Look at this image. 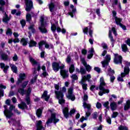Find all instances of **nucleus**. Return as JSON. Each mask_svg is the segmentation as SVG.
<instances>
[{
    "label": "nucleus",
    "instance_id": "obj_1",
    "mask_svg": "<svg viewBox=\"0 0 130 130\" xmlns=\"http://www.w3.org/2000/svg\"><path fill=\"white\" fill-rule=\"evenodd\" d=\"M106 86L105 82H100L99 88L100 91L99 92V96H103L104 94H108L110 90L108 89H106L104 87Z\"/></svg>",
    "mask_w": 130,
    "mask_h": 130
},
{
    "label": "nucleus",
    "instance_id": "obj_2",
    "mask_svg": "<svg viewBox=\"0 0 130 130\" xmlns=\"http://www.w3.org/2000/svg\"><path fill=\"white\" fill-rule=\"evenodd\" d=\"M60 62H53L52 63V68L54 72L55 73H57V72H58L59 70H63L64 69V64H61V66Z\"/></svg>",
    "mask_w": 130,
    "mask_h": 130
},
{
    "label": "nucleus",
    "instance_id": "obj_3",
    "mask_svg": "<svg viewBox=\"0 0 130 130\" xmlns=\"http://www.w3.org/2000/svg\"><path fill=\"white\" fill-rule=\"evenodd\" d=\"M113 62L115 64H122V56L117 53L114 54Z\"/></svg>",
    "mask_w": 130,
    "mask_h": 130
},
{
    "label": "nucleus",
    "instance_id": "obj_4",
    "mask_svg": "<svg viewBox=\"0 0 130 130\" xmlns=\"http://www.w3.org/2000/svg\"><path fill=\"white\" fill-rule=\"evenodd\" d=\"M31 92H32V89H31V87H28L27 89V91H26L25 99V101H26L27 105H31V99H30V94H31Z\"/></svg>",
    "mask_w": 130,
    "mask_h": 130
},
{
    "label": "nucleus",
    "instance_id": "obj_5",
    "mask_svg": "<svg viewBox=\"0 0 130 130\" xmlns=\"http://www.w3.org/2000/svg\"><path fill=\"white\" fill-rule=\"evenodd\" d=\"M74 89L73 88V87H70L69 89H68V95H67V98L70 100H71V101H75V100H76V96L74 95V94H73L74 93Z\"/></svg>",
    "mask_w": 130,
    "mask_h": 130
},
{
    "label": "nucleus",
    "instance_id": "obj_6",
    "mask_svg": "<svg viewBox=\"0 0 130 130\" xmlns=\"http://www.w3.org/2000/svg\"><path fill=\"white\" fill-rule=\"evenodd\" d=\"M88 95H87V94H84L83 100L84 101H85V102H83V106L84 108H87L88 110H90V109H91V104H87V103H86V101H88Z\"/></svg>",
    "mask_w": 130,
    "mask_h": 130
},
{
    "label": "nucleus",
    "instance_id": "obj_7",
    "mask_svg": "<svg viewBox=\"0 0 130 130\" xmlns=\"http://www.w3.org/2000/svg\"><path fill=\"white\" fill-rule=\"evenodd\" d=\"M25 3L26 6L25 11L26 12H30L32 8H33V2L31 1L25 0Z\"/></svg>",
    "mask_w": 130,
    "mask_h": 130
},
{
    "label": "nucleus",
    "instance_id": "obj_8",
    "mask_svg": "<svg viewBox=\"0 0 130 130\" xmlns=\"http://www.w3.org/2000/svg\"><path fill=\"white\" fill-rule=\"evenodd\" d=\"M60 75L62 76L63 80L68 79L70 76V74H69V70L61 69L60 71Z\"/></svg>",
    "mask_w": 130,
    "mask_h": 130
},
{
    "label": "nucleus",
    "instance_id": "obj_9",
    "mask_svg": "<svg viewBox=\"0 0 130 130\" xmlns=\"http://www.w3.org/2000/svg\"><path fill=\"white\" fill-rule=\"evenodd\" d=\"M81 62L83 66L85 67L86 71H87V72H88V73L91 72V70H92V67L90 65L87 64V62H86V60H85V58H83L82 59H81Z\"/></svg>",
    "mask_w": 130,
    "mask_h": 130
},
{
    "label": "nucleus",
    "instance_id": "obj_10",
    "mask_svg": "<svg viewBox=\"0 0 130 130\" xmlns=\"http://www.w3.org/2000/svg\"><path fill=\"white\" fill-rule=\"evenodd\" d=\"M10 106L9 110H7L8 115H7V118H11V117L14 115L13 110L15 108V107L13 105H10Z\"/></svg>",
    "mask_w": 130,
    "mask_h": 130
},
{
    "label": "nucleus",
    "instance_id": "obj_11",
    "mask_svg": "<svg viewBox=\"0 0 130 130\" xmlns=\"http://www.w3.org/2000/svg\"><path fill=\"white\" fill-rule=\"evenodd\" d=\"M19 78L18 79L17 81L16 82V85H20L25 80V78H26V74L25 73L20 74L19 75Z\"/></svg>",
    "mask_w": 130,
    "mask_h": 130
},
{
    "label": "nucleus",
    "instance_id": "obj_12",
    "mask_svg": "<svg viewBox=\"0 0 130 130\" xmlns=\"http://www.w3.org/2000/svg\"><path fill=\"white\" fill-rule=\"evenodd\" d=\"M18 107L19 109H21V110H28V106L27 104L24 102H21L20 104H19Z\"/></svg>",
    "mask_w": 130,
    "mask_h": 130
},
{
    "label": "nucleus",
    "instance_id": "obj_13",
    "mask_svg": "<svg viewBox=\"0 0 130 130\" xmlns=\"http://www.w3.org/2000/svg\"><path fill=\"white\" fill-rule=\"evenodd\" d=\"M36 130H45V128L42 125V121L39 120L36 124Z\"/></svg>",
    "mask_w": 130,
    "mask_h": 130
},
{
    "label": "nucleus",
    "instance_id": "obj_14",
    "mask_svg": "<svg viewBox=\"0 0 130 130\" xmlns=\"http://www.w3.org/2000/svg\"><path fill=\"white\" fill-rule=\"evenodd\" d=\"M48 91L47 90H45L41 96L42 99H44L45 101L47 102L49 100V98H50V95H48Z\"/></svg>",
    "mask_w": 130,
    "mask_h": 130
},
{
    "label": "nucleus",
    "instance_id": "obj_15",
    "mask_svg": "<svg viewBox=\"0 0 130 130\" xmlns=\"http://www.w3.org/2000/svg\"><path fill=\"white\" fill-rule=\"evenodd\" d=\"M0 68L2 70H3V72L5 74H8V70L10 69V66L6 65L5 63H0Z\"/></svg>",
    "mask_w": 130,
    "mask_h": 130
},
{
    "label": "nucleus",
    "instance_id": "obj_16",
    "mask_svg": "<svg viewBox=\"0 0 130 130\" xmlns=\"http://www.w3.org/2000/svg\"><path fill=\"white\" fill-rule=\"evenodd\" d=\"M55 95L57 99H62L64 96L62 91L55 90Z\"/></svg>",
    "mask_w": 130,
    "mask_h": 130
},
{
    "label": "nucleus",
    "instance_id": "obj_17",
    "mask_svg": "<svg viewBox=\"0 0 130 130\" xmlns=\"http://www.w3.org/2000/svg\"><path fill=\"white\" fill-rule=\"evenodd\" d=\"M10 20H11V18L9 17V16L7 15V12H5L3 18L2 19L3 23H5L6 24H9Z\"/></svg>",
    "mask_w": 130,
    "mask_h": 130
},
{
    "label": "nucleus",
    "instance_id": "obj_18",
    "mask_svg": "<svg viewBox=\"0 0 130 130\" xmlns=\"http://www.w3.org/2000/svg\"><path fill=\"white\" fill-rule=\"evenodd\" d=\"M70 8L71 9H72V10L71 12H68V15H69V16H71V18H73L74 14H75L77 12V9L74 8H75V6L73 5H71Z\"/></svg>",
    "mask_w": 130,
    "mask_h": 130
},
{
    "label": "nucleus",
    "instance_id": "obj_19",
    "mask_svg": "<svg viewBox=\"0 0 130 130\" xmlns=\"http://www.w3.org/2000/svg\"><path fill=\"white\" fill-rule=\"evenodd\" d=\"M62 113L65 118H69V117L70 116V114L69 112V108H64V109L62 110Z\"/></svg>",
    "mask_w": 130,
    "mask_h": 130
},
{
    "label": "nucleus",
    "instance_id": "obj_20",
    "mask_svg": "<svg viewBox=\"0 0 130 130\" xmlns=\"http://www.w3.org/2000/svg\"><path fill=\"white\" fill-rule=\"evenodd\" d=\"M39 29L41 32L43 34H46L47 32V29H46V24L44 25L43 26L41 25L40 27H39Z\"/></svg>",
    "mask_w": 130,
    "mask_h": 130
},
{
    "label": "nucleus",
    "instance_id": "obj_21",
    "mask_svg": "<svg viewBox=\"0 0 130 130\" xmlns=\"http://www.w3.org/2000/svg\"><path fill=\"white\" fill-rule=\"evenodd\" d=\"M38 44L39 50H40V51H43V45H45V41L41 40L38 43Z\"/></svg>",
    "mask_w": 130,
    "mask_h": 130
},
{
    "label": "nucleus",
    "instance_id": "obj_22",
    "mask_svg": "<svg viewBox=\"0 0 130 130\" xmlns=\"http://www.w3.org/2000/svg\"><path fill=\"white\" fill-rule=\"evenodd\" d=\"M110 106L112 111H114V110L117 109V104H116L115 102L111 103Z\"/></svg>",
    "mask_w": 130,
    "mask_h": 130
},
{
    "label": "nucleus",
    "instance_id": "obj_23",
    "mask_svg": "<svg viewBox=\"0 0 130 130\" xmlns=\"http://www.w3.org/2000/svg\"><path fill=\"white\" fill-rule=\"evenodd\" d=\"M111 30H109V38L110 39V41L111 42V44L112 45V47L114 46V43H115V40H114V39L113 38V36H112V35L111 34Z\"/></svg>",
    "mask_w": 130,
    "mask_h": 130
},
{
    "label": "nucleus",
    "instance_id": "obj_24",
    "mask_svg": "<svg viewBox=\"0 0 130 130\" xmlns=\"http://www.w3.org/2000/svg\"><path fill=\"white\" fill-rule=\"evenodd\" d=\"M9 65L11 67V71H12V72H13L15 74H17L18 73V68L16 66V65L12 63L9 64Z\"/></svg>",
    "mask_w": 130,
    "mask_h": 130
},
{
    "label": "nucleus",
    "instance_id": "obj_25",
    "mask_svg": "<svg viewBox=\"0 0 130 130\" xmlns=\"http://www.w3.org/2000/svg\"><path fill=\"white\" fill-rule=\"evenodd\" d=\"M28 44H29V47L30 48L36 47L37 46V42L33 40H30Z\"/></svg>",
    "mask_w": 130,
    "mask_h": 130
},
{
    "label": "nucleus",
    "instance_id": "obj_26",
    "mask_svg": "<svg viewBox=\"0 0 130 130\" xmlns=\"http://www.w3.org/2000/svg\"><path fill=\"white\" fill-rule=\"evenodd\" d=\"M49 9L51 13L54 12V9H55V5L53 2H51L50 4H49Z\"/></svg>",
    "mask_w": 130,
    "mask_h": 130
},
{
    "label": "nucleus",
    "instance_id": "obj_27",
    "mask_svg": "<svg viewBox=\"0 0 130 130\" xmlns=\"http://www.w3.org/2000/svg\"><path fill=\"white\" fill-rule=\"evenodd\" d=\"M42 112H43L42 109L39 108L36 111V115L38 118H40L42 116Z\"/></svg>",
    "mask_w": 130,
    "mask_h": 130
},
{
    "label": "nucleus",
    "instance_id": "obj_28",
    "mask_svg": "<svg viewBox=\"0 0 130 130\" xmlns=\"http://www.w3.org/2000/svg\"><path fill=\"white\" fill-rule=\"evenodd\" d=\"M11 14H12V15H15V14L16 16H21V14H22V12L20 10H19L17 12V10L14 9V10H12L11 11Z\"/></svg>",
    "mask_w": 130,
    "mask_h": 130
},
{
    "label": "nucleus",
    "instance_id": "obj_29",
    "mask_svg": "<svg viewBox=\"0 0 130 130\" xmlns=\"http://www.w3.org/2000/svg\"><path fill=\"white\" fill-rule=\"evenodd\" d=\"M53 122L54 124H56L57 122H59V119L56 118V113H53Z\"/></svg>",
    "mask_w": 130,
    "mask_h": 130
},
{
    "label": "nucleus",
    "instance_id": "obj_30",
    "mask_svg": "<svg viewBox=\"0 0 130 130\" xmlns=\"http://www.w3.org/2000/svg\"><path fill=\"white\" fill-rule=\"evenodd\" d=\"M130 108V100H128L126 102V104L124 106V111H127Z\"/></svg>",
    "mask_w": 130,
    "mask_h": 130
},
{
    "label": "nucleus",
    "instance_id": "obj_31",
    "mask_svg": "<svg viewBox=\"0 0 130 130\" xmlns=\"http://www.w3.org/2000/svg\"><path fill=\"white\" fill-rule=\"evenodd\" d=\"M1 57L3 60H8L9 59V56L5 53L1 54Z\"/></svg>",
    "mask_w": 130,
    "mask_h": 130
},
{
    "label": "nucleus",
    "instance_id": "obj_32",
    "mask_svg": "<svg viewBox=\"0 0 130 130\" xmlns=\"http://www.w3.org/2000/svg\"><path fill=\"white\" fill-rule=\"evenodd\" d=\"M115 22L116 25H120L121 24V22L122 21V18H118V17H116L115 18Z\"/></svg>",
    "mask_w": 130,
    "mask_h": 130
},
{
    "label": "nucleus",
    "instance_id": "obj_33",
    "mask_svg": "<svg viewBox=\"0 0 130 130\" xmlns=\"http://www.w3.org/2000/svg\"><path fill=\"white\" fill-rule=\"evenodd\" d=\"M29 61L32 64L33 66L38 64V62H37V61H36L35 59L32 57H29Z\"/></svg>",
    "mask_w": 130,
    "mask_h": 130
},
{
    "label": "nucleus",
    "instance_id": "obj_34",
    "mask_svg": "<svg viewBox=\"0 0 130 130\" xmlns=\"http://www.w3.org/2000/svg\"><path fill=\"white\" fill-rule=\"evenodd\" d=\"M52 122H53V114H51V117L47 120L46 124H49V123H52Z\"/></svg>",
    "mask_w": 130,
    "mask_h": 130
},
{
    "label": "nucleus",
    "instance_id": "obj_35",
    "mask_svg": "<svg viewBox=\"0 0 130 130\" xmlns=\"http://www.w3.org/2000/svg\"><path fill=\"white\" fill-rule=\"evenodd\" d=\"M31 20H32V16H31V15L30 14V13H27L26 15V22L30 23V22H31Z\"/></svg>",
    "mask_w": 130,
    "mask_h": 130
},
{
    "label": "nucleus",
    "instance_id": "obj_36",
    "mask_svg": "<svg viewBox=\"0 0 130 130\" xmlns=\"http://www.w3.org/2000/svg\"><path fill=\"white\" fill-rule=\"evenodd\" d=\"M20 43H22L23 46H26L28 44V42H27L26 39L23 38L21 39Z\"/></svg>",
    "mask_w": 130,
    "mask_h": 130
},
{
    "label": "nucleus",
    "instance_id": "obj_37",
    "mask_svg": "<svg viewBox=\"0 0 130 130\" xmlns=\"http://www.w3.org/2000/svg\"><path fill=\"white\" fill-rule=\"evenodd\" d=\"M75 72V65L72 64L69 68V73L70 74H73Z\"/></svg>",
    "mask_w": 130,
    "mask_h": 130
},
{
    "label": "nucleus",
    "instance_id": "obj_38",
    "mask_svg": "<svg viewBox=\"0 0 130 130\" xmlns=\"http://www.w3.org/2000/svg\"><path fill=\"white\" fill-rule=\"evenodd\" d=\"M18 93H19V94H21V95H22V96H24L25 92H26V90H25V89L24 88H19L18 89Z\"/></svg>",
    "mask_w": 130,
    "mask_h": 130
},
{
    "label": "nucleus",
    "instance_id": "obj_39",
    "mask_svg": "<svg viewBox=\"0 0 130 130\" xmlns=\"http://www.w3.org/2000/svg\"><path fill=\"white\" fill-rule=\"evenodd\" d=\"M56 25L54 23H51V30L53 32V33H55V31H56Z\"/></svg>",
    "mask_w": 130,
    "mask_h": 130
},
{
    "label": "nucleus",
    "instance_id": "obj_40",
    "mask_svg": "<svg viewBox=\"0 0 130 130\" xmlns=\"http://www.w3.org/2000/svg\"><path fill=\"white\" fill-rule=\"evenodd\" d=\"M103 68H106L109 64V62L107 60H104L101 62Z\"/></svg>",
    "mask_w": 130,
    "mask_h": 130
},
{
    "label": "nucleus",
    "instance_id": "obj_41",
    "mask_svg": "<svg viewBox=\"0 0 130 130\" xmlns=\"http://www.w3.org/2000/svg\"><path fill=\"white\" fill-rule=\"evenodd\" d=\"M28 83H29V81H24L21 85V87L22 89H24L27 87V85H28Z\"/></svg>",
    "mask_w": 130,
    "mask_h": 130
},
{
    "label": "nucleus",
    "instance_id": "obj_42",
    "mask_svg": "<svg viewBox=\"0 0 130 130\" xmlns=\"http://www.w3.org/2000/svg\"><path fill=\"white\" fill-rule=\"evenodd\" d=\"M20 24L21 25L22 28H24L26 26V20L25 19H21L20 20Z\"/></svg>",
    "mask_w": 130,
    "mask_h": 130
},
{
    "label": "nucleus",
    "instance_id": "obj_43",
    "mask_svg": "<svg viewBox=\"0 0 130 130\" xmlns=\"http://www.w3.org/2000/svg\"><path fill=\"white\" fill-rule=\"evenodd\" d=\"M122 49L123 52H126V51H127V46H126V44H123L122 46Z\"/></svg>",
    "mask_w": 130,
    "mask_h": 130
},
{
    "label": "nucleus",
    "instance_id": "obj_44",
    "mask_svg": "<svg viewBox=\"0 0 130 130\" xmlns=\"http://www.w3.org/2000/svg\"><path fill=\"white\" fill-rule=\"evenodd\" d=\"M129 67H124V73L125 74H126L127 75H128V74H129Z\"/></svg>",
    "mask_w": 130,
    "mask_h": 130
},
{
    "label": "nucleus",
    "instance_id": "obj_45",
    "mask_svg": "<svg viewBox=\"0 0 130 130\" xmlns=\"http://www.w3.org/2000/svg\"><path fill=\"white\" fill-rule=\"evenodd\" d=\"M13 32L12 31V29L10 28H8L6 31V35H10V36H11Z\"/></svg>",
    "mask_w": 130,
    "mask_h": 130
},
{
    "label": "nucleus",
    "instance_id": "obj_46",
    "mask_svg": "<svg viewBox=\"0 0 130 130\" xmlns=\"http://www.w3.org/2000/svg\"><path fill=\"white\" fill-rule=\"evenodd\" d=\"M104 107L106 108V109H108V110H109V102L107 101L103 104Z\"/></svg>",
    "mask_w": 130,
    "mask_h": 130
},
{
    "label": "nucleus",
    "instance_id": "obj_47",
    "mask_svg": "<svg viewBox=\"0 0 130 130\" xmlns=\"http://www.w3.org/2000/svg\"><path fill=\"white\" fill-rule=\"evenodd\" d=\"M71 79L73 80V81H77L79 79L78 76L76 74H73L71 76Z\"/></svg>",
    "mask_w": 130,
    "mask_h": 130
},
{
    "label": "nucleus",
    "instance_id": "obj_48",
    "mask_svg": "<svg viewBox=\"0 0 130 130\" xmlns=\"http://www.w3.org/2000/svg\"><path fill=\"white\" fill-rule=\"evenodd\" d=\"M4 108H5V110H4V115H5V116H6V117H7V115H8V110H9V109H8V106H7V105H4Z\"/></svg>",
    "mask_w": 130,
    "mask_h": 130
},
{
    "label": "nucleus",
    "instance_id": "obj_49",
    "mask_svg": "<svg viewBox=\"0 0 130 130\" xmlns=\"http://www.w3.org/2000/svg\"><path fill=\"white\" fill-rule=\"evenodd\" d=\"M11 120L13 123L12 125H14V126H17V122H18V121H17V120H16V119L15 118H11Z\"/></svg>",
    "mask_w": 130,
    "mask_h": 130
},
{
    "label": "nucleus",
    "instance_id": "obj_50",
    "mask_svg": "<svg viewBox=\"0 0 130 130\" xmlns=\"http://www.w3.org/2000/svg\"><path fill=\"white\" fill-rule=\"evenodd\" d=\"M111 31V33H113V34L115 35V36H117V32L116 31V29H115V27H112V30H110Z\"/></svg>",
    "mask_w": 130,
    "mask_h": 130
},
{
    "label": "nucleus",
    "instance_id": "obj_51",
    "mask_svg": "<svg viewBox=\"0 0 130 130\" xmlns=\"http://www.w3.org/2000/svg\"><path fill=\"white\" fill-rule=\"evenodd\" d=\"M41 25L43 26L44 25H46V23L44 22V17H41Z\"/></svg>",
    "mask_w": 130,
    "mask_h": 130
},
{
    "label": "nucleus",
    "instance_id": "obj_52",
    "mask_svg": "<svg viewBox=\"0 0 130 130\" xmlns=\"http://www.w3.org/2000/svg\"><path fill=\"white\" fill-rule=\"evenodd\" d=\"M58 100V103L59 104H60L61 105V104H64V103H66V100L64 99H59Z\"/></svg>",
    "mask_w": 130,
    "mask_h": 130
},
{
    "label": "nucleus",
    "instance_id": "obj_53",
    "mask_svg": "<svg viewBox=\"0 0 130 130\" xmlns=\"http://www.w3.org/2000/svg\"><path fill=\"white\" fill-rule=\"evenodd\" d=\"M88 32H89V28L88 27H84L83 29V32L84 34L88 35Z\"/></svg>",
    "mask_w": 130,
    "mask_h": 130
},
{
    "label": "nucleus",
    "instance_id": "obj_54",
    "mask_svg": "<svg viewBox=\"0 0 130 130\" xmlns=\"http://www.w3.org/2000/svg\"><path fill=\"white\" fill-rule=\"evenodd\" d=\"M76 109H72L69 112L70 116H73V114H75L76 113Z\"/></svg>",
    "mask_w": 130,
    "mask_h": 130
},
{
    "label": "nucleus",
    "instance_id": "obj_55",
    "mask_svg": "<svg viewBox=\"0 0 130 130\" xmlns=\"http://www.w3.org/2000/svg\"><path fill=\"white\" fill-rule=\"evenodd\" d=\"M102 46L103 49H106V50H108V46H107V44L104 43L102 44Z\"/></svg>",
    "mask_w": 130,
    "mask_h": 130
},
{
    "label": "nucleus",
    "instance_id": "obj_56",
    "mask_svg": "<svg viewBox=\"0 0 130 130\" xmlns=\"http://www.w3.org/2000/svg\"><path fill=\"white\" fill-rule=\"evenodd\" d=\"M71 61H72V58L71 57V56H67V57L66 58V62H67V63H70Z\"/></svg>",
    "mask_w": 130,
    "mask_h": 130
},
{
    "label": "nucleus",
    "instance_id": "obj_57",
    "mask_svg": "<svg viewBox=\"0 0 130 130\" xmlns=\"http://www.w3.org/2000/svg\"><path fill=\"white\" fill-rule=\"evenodd\" d=\"M93 70L95 72H97L98 74H100V73H101V69L99 67H94Z\"/></svg>",
    "mask_w": 130,
    "mask_h": 130
},
{
    "label": "nucleus",
    "instance_id": "obj_58",
    "mask_svg": "<svg viewBox=\"0 0 130 130\" xmlns=\"http://www.w3.org/2000/svg\"><path fill=\"white\" fill-rule=\"evenodd\" d=\"M82 89L83 90H84V91H87V87H88V84L85 83L84 84H82Z\"/></svg>",
    "mask_w": 130,
    "mask_h": 130
},
{
    "label": "nucleus",
    "instance_id": "obj_59",
    "mask_svg": "<svg viewBox=\"0 0 130 130\" xmlns=\"http://www.w3.org/2000/svg\"><path fill=\"white\" fill-rule=\"evenodd\" d=\"M98 117V113L97 112H94L92 115V118L93 119H97V117Z\"/></svg>",
    "mask_w": 130,
    "mask_h": 130
},
{
    "label": "nucleus",
    "instance_id": "obj_60",
    "mask_svg": "<svg viewBox=\"0 0 130 130\" xmlns=\"http://www.w3.org/2000/svg\"><path fill=\"white\" fill-rule=\"evenodd\" d=\"M6 42H2L0 44V47L4 49L5 48V46H6Z\"/></svg>",
    "mask_w": 130,
    "mask_h": 130
},
{
    "label": "nucleus",
    "instance_id": "obj_61",
    "mask_svg": "<svg viewBox=\"0 0 130 130\" xmlns=\"http://www.w3.org/2000/svg\"><path fill=\"white\" fill-rule=\"evenodd\" d=\"M80 73L81 75H85L86 74V70L83 68H80Z\"/></svg>",
    "mask_w": 130,
    "mask_h": 130
},
{
    "label": "nucleus",
    "instance_id": "obj_62",
    "mask_svg": "<svg viewBox=\"0 0 130 130\" xmlns=\"http://www.w3.org/2000/svg\"><path fill=\"white\" fill-rule=\"evenodd\" d=\"M106 121L108 124H111V118L110 117H107Z\"/></svg>",
    "mask_w": 130,
    "mask_h": 130
},
{
    "label": "nucleus",
    "instance_id": "obj_63",
    "mask_svg": "<svg viewBox=\"0 0 130 130\" xmlns=\"http://www.w3.org/2000/svg\"><path fill=\"white\" fill-rule=\"evenodd\" d=\"M111 59V57L110 56V55L108 54V55H106V60H107V61H110Z\"/></svg>",
    "mask_w": 130,
    "mask_h": 130
},
{
    "label": "nucleus",
    "instance_id": "obj_64",
    "mask_svg": "<svg viewBox=\"0 0 130 130\" xmlns=\"http://www.w3.org/2000/svg\"><path fill=\"white\" fill-rule=\"evenodd\" d=\"M12 58L13 61H17V60L18 59V55H17L16 54H15L14 56H13Z\"/></svg>",
    "mask_w": 130,
    "mask_h": 130
}]
</instances>
